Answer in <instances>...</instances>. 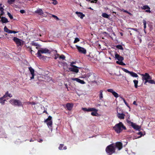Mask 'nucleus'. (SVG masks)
<instances>
[{"mask_svg": "<svg viewBox=\"0 0 155 155\" xmlns=\"http://www.w3.org/2000/svg\"><path fill=\"white\" fill-rule=\"evenodd\" d=\"M13 40L18 46H21L23 45L24 41L17 37H14Z\"/></svg>", "mask_w": 155, "mask_h": 155, "instance_id": "423d86ee", "label": "nucleus"}, {"mask_svg": "<svg viewBox=\"0 0 155 155\" xmlns=\"http://www.w3.org/2000/svg\"><path fill=\"white\" fill-rule=\"evenodd\" d=\"M29 69L31 72V74L32 75V77L31 78V79H33L34 78V77L35 76V74H34L35 71L34 70V69L32 68L31 67L29 68Z\"/></svg>", "mask_w": 155, "mask_h": 155, "instance_id": "2eb2a0df", "label": "nucleus"}, {"mask_svg": "<svg viewBox=\"0 0 155 155\" xmlns=\"http://www.w3.org/2000/svg\"><path fill=\"white\" fill-rule=\"evenodd\" d=\"M10 103L12 105L17 106H21L22 105L21 102L18 100L12 99L9 101Z\"/></svg>", "mask_w": 155, "mask_h": 155, "instance_id": "20e7f679", "label": "nucleus"}, {"mask_svg": "<svg viewBox=\"0 0 155 155\" xmlns=\"http://www.w3.org/2000/svg\"><path fill=\"white\" fill-rule=\"evenodd\" d=\"M87 1L91 2V3H96L97 0H86Z\"/></svg>", "mask_w": 155, "mask_h": 155, "instance_id": "f704fd0d", "label": "nucleus"}, {"mask_svg": "<svg viewBox=\"0 0 155 155\" xmlns=\"http://www.w3.org/2000/svg\"><path fill=\"white\" fill-rule=\"evenodd\" d=\"M31 102H29L28 103V104H31Z\"/></svg>", "mask_w": 155, "mask_h": 155, "instance_id": "774afa93", "label": "nucleus"}, {"mask_svg": "<svg viewBox=\"0 0 155 155\" xmlns=\"http://www.w3.org/2000/svg\"><path fill=\"white\" fill-rule=\"evenodd\" d=\"M122 11H123L124 12H125L127 13H128V11H126V10H123Z\"/></svg>", "mask_w": 155, "mask_h": 155, "instance_id": "13d9d810", "label": "nucleus"}, {"mask_svg": "<svg viewBox=\"0 0 155 155\" xmlns=\"http://www.w3.org/2000/svg\"><path fill=\"white\" fill-rule=\"evenodd\" d=\"M127 115L126 116V120L128 119L129 120L130 118V115L127 113Z\"/></svg>", "mask_w": 155, "mask_h": 155, "instance_id": "79ce46f5", "label": "nucleus"}, {"mask_svg": "<svg viewBox=\"0 0 155 155\" xmlns=\"http://www.w3.org/2000/svg\"><path fill=\"white\" fill-rule=\"evenodd\" d=\"M64 145L63 144H60L59 145V146L58 147V149L60 150H63V147L64 146Z\"/></svg>", "mask_w": 155, "mask_h": 155, "instance_id": "c9c22d12", "label": "nucleus"}, {"mask_svg": "<svg viewBox=\"0 0 155 155\" xmlns=\"http://www.w3.org/2000/svg\"><path fill=\"white\" fill-rule=\"evenodd\" d=\"M52 16L55 18L57 20H59V19L58 18L56 15H52Z\"/></svg>", "mask_w": 155, "mask_h": 155, "instance_id": "37998d69", "label": "nucleus"}, {"mask_svg": "<svg viewBox=\"0 0 155 155\" xmlns=\"http://www.w3.org/2000/svg\"><path fill=\"white\" fill-rule=\"evenodd\" d=\"M118 117L120 119H124V118L125 115L123 113H117V115Z\"/></svg>", "mask_w": 155, "mask_h": 155, "instance_id": "dca6fc26", "label": "nucleus"}, {"mask_svg": "<svg viewBox=\"0 0 155 155\" xmlns=\"http://www.w3.org/2000/svg\"><path fill=\"white\" fill-rule=\"evenodd\" d=\"M79 41V39L78 38H76L74 42V43H75Z\"/></svg>", "mask_w": 155, "mask_h": 155, "instance_id": "4c0bfd02", "label": "nucleus"}, {"mask_svg": "<svg viewBox=\"0 0 155 155\" xmlns=\"http://www.w3.org/2000/svg\"><path fill=\"white\" fill-rule=\"evenodd\" d=\"M66 106L67 109L68 110H70L72 109L73 106V104L71 103H68L66 104Z\"/></svg>", "mask_w": 155, "mask_h": 155, "instance_id": "4468645a", "label": "nucleus"}, {"mask_svg": "<svg viewBox=\"0 0 155 155\" xmlns=\"http://www.w3.org/2000/svg\"><path fill=\"white\" fill-rule=\"evenodd\" d=\"M2 4H0V11H1V10H4V8H3V7L2 6Z\"/></svg>", "mask_w": 155, "mask_h": 155, "instance_id": "09e8293b", "label": "nucleus"}, {"mask_svg": "<svg viewBox=\"0 0 155 155\" xmlns=\"http://www.w3.org/2000/svg\"><path fill=\"white\" fill-rule=\"evenodd\" d=\"M4 31L5 32L7 33H13L14 34H15L17 33L18 32V31H14L10 30L8 29L6 26H5L4 28Z\"/></svg>", "mask_w": 155, "mask_h": 155, "instance_id": "ddd939ff", "label": "nucleus"}, {"mask_svg": "<svg viewBox=\"0 0 155 155\" xmlns=\"http://www.w3.org/2000/svg\"><path fill=\"white\" fill-rule=\"evenodd\" d=\"M143 23L144 25H146L147 22H146V21L144 19L143 20Z\"/></svg>", "mask_w": 155, "mask_h": 155, "instance_id": "3c124183", "label": "nucleus"}, {"mask_svg": "<svg viewBox=\"0 0 155 155\" xmlns=\"http://www.w3.org/2000/svg\"><path fill=\"white\" fill-rule=\"evenodd\" d=\"M128 14H129L130 15H132V14H131V13H130V12H128Z\"/></svg>", "mask_w": 155, "mask_h": 155, "instance_id": "680f3d73", "label": "nucleus"}, {"mask_svg": "<svg viewBox=\"0 0 155 155\" xmlns=\"http://www.w3.org/2000/svg\"><path fill=\"white\" fill-rule=\"evenodd\" d=\"M1 18V21L3 23H6L8 22V19L5 17H2Z\"/></svg>", "mask_w": 155, "mask_h": 155, "instance_id": "5701e85b", "label": "nucleus"}, {"mask_svg": "<svg viewBox=\"0 0 155 155\" xmlns=\"http://www.w3.org/2000/svg\"><path fill=\"white\" fill-rule=\"evenodd\" d=\"M74 64V62H72L71 63V64H72V65H73V64Z\"/></svg>", "mask_w": 155, "mask_h": 155, "instance_id": "0e129e2a", "label": "nucleus"}, {"mask_svg": "<svg viewBox=\"0 0 155 155\" xmlns=\"http://www.w3.org/2000/svg\"><path fill=\"white\" fill-rule=\"evenodd\" d=\"M67 149V147L66 146H64V147L63 148V150H65Z\"/></svg>", "mask_w": 155, "mask_h": 155, "instance_id": "4d7b16f0", "label": "nucleus"}, {"mask_svg": "<svg viewBox=\"0 0 155 155\" xmlns=\"http://www.w3.org/2000/svg\"><path fill=\"white\" fill-rule=\"evenodd\" d=\"M59 55L58 54H57L55 55V57L54 58V59H56L58 58H59Z\"/></svg>", "mask_w": 155, "mask_h": 155, "instance_id": "49530a36", "label": "nucleus"}, {"mask_svg": "<svg viewBox=\"0 0 155 155\" xmlns=\"http://www.w3.org/2000/svg\"><path fill=\"white\" fill-rule=\"evenodd\" d=\"M8 15L9 17L11 19H12L13 18V16H12L9 12L8 13Z\"/></svg>", "mask_w": 155, "mask_h": 155, "instance_id": "a19ab883", "label": "nucleus"}, {"mask_svg": "<svg viewBox=\"0 0 155 155\" xmlns=\"http://www.w3.org/2000/svg\"><path fill=\"white\" fill-rule=\"evenodd\" d=\"M75 13L79 17H80L81 19L83 18V17L85 16L84 14H83L82 13L80 12H75Z\"/></svg>", "mask_w": 155, "mask_h": 155, "instance_id": "f3484780", "label": "nucleus"}, {"mask_svg": "<svg viewBox=\"0 0 155 155\" xmlns=\"http://www.w3.org/2000/svg\"><path fill=\"white\" fill-rule=\"evenodd\" d=\"M114 145V143H112L108 145L106 147L105 151L108 155H111L113 153H116V152Z\"/></svg>", "mask_w": 155, "mask_h": 155, "instance_id": "f03ea898", "label": "nucleus"}, {"mask_svg": "<svg viewBox=\"0 0 155 155\" xmlns=\"http://www.w3.org/2000/svg\"><path fill=\"white\" fill-rule=\"evenodd\" d=\"M133 82L134 84V86L135 88H137V84L138 83V81L137 80H134Z\"/></svg>", "mask_w": 155, "mask_h": 155, "instance_id": "bb28decb", "label": "nucleus"}, {"mask_svg": "<svg viewBox=\"0 0 155 155\" xmlns=\"http://www.w3.org/2000/svg\"><path fill=\"white\" fill-rule=\"evenodd\" d=\"M50 53V51L48 49L46 48H41L38 51L37 55L38 57L40 58H41L42 56L41 54H49Z\"/></svg>", "mask_w": 155, "mask_h": 155, "instance_id": "7ed1b4c3", "label": "nucleus"}, {"mask_svg": "<svg viewBox=\"0 0 155 155\" xmlns=\"http://www.w3.org/2000/svg\"><path fill=\"white\" fill-rule=\"evenodd\" d=\"M102 16L105 18H108L109 17V15L105 13H103L102 14Z\"/></svg>", "mask_w": 155, "mask_h": 155, "instance_id": "cd10ccee", "label": "nucleus"}, {"mask_svg": "<svg viewBox=\"0 0 155 155\" xmlns=\"http://www.w3.org/2000/svg\"><path fill=\"white\" fill-rule=\"evenodd\" d=\"M122 99L123 100L124 102L125 103V104L128 107H129V106H128V104L126 102V101H125V99L123 98H122Z\"/></svg>", "mask_w": 155, "mask_h": 155, "instance_id": "c03bdc74", "label": "nucleus"}, {"mask_svg": "<svg viewBox=\"0 0 155 155\" xmlns=\"http://www.w3.org/2000/svg\"><path fill=\"white\" fill-rule=\"evenodd\" d=\"M35 13L38 14L39 15H42L44 14L42 9L41 8H38L35 11Z\"/></svg>", "mask_w": 155, "mask_h": 155, "instance_id": "aec40b11", "label": "nucleus"}, {"mask_svg": "<svg viewBox=\"0 0 155 155\" xmlns=\"http://www.w3.org/2000/svg\"><path fill=\"white\" fill-rule=\"evenodd\" d=\"M103 91L102 90H101L99 92V97L100 99L101 100L103 98Z\"/></svg>", "mask_w": 155, "mask_h": 155, "instance_id": "393cba45", "label": "nucleus"}, {"mask_svg": "<svg viewBox=\"0 0 155 155\" xmlns=\"http://www.w3.org/2000/svg\"><path fill=\"white\" fill-rule=\"evenodd\" d=\"M145 11L147 12L150 13L151 12L150 9H148L146 10Z\"/></svg>", "mask_w": 155, "mask_h": 155, "instance_id": "864d4df0", "label": "nucleus"}, {"mask_svg": "<svg viewBox=\"0 0 155 155\" xmlns=\"http://www.w3.org/2000/svg\"><path fill=\"white\" fill-rule=\"evenodd\" d=\"M141 75L143 76V80H149L152 78L147 73H146L145 74H141Z\"/></svg>", "mask_w": 155, "mask_h": 155, "instance_id": "9d476101", "label": "nucleus"}, {"mask_svg": "<svg viewBox=\"0 0 155 155\" xmlns=\"http://www.w3.org/2000/svg\"><path fill=\"white\" fill-rule=\"evenodd\" d=\"M146 28V25H144V28Z\"/></svg>", "mask_w": 155, "mask_h": 155, "instance_id": "e2e57ef3", "label": "nucleus"}, {"mask_svg": "<svg viewBox=\"0 0 155 155\" xmlns=\"http://www.w3.org/2000/svg\"><path fill=\"white\" fill-rule=\"evenodd\" d=\"M94 109L95 110H93V112L91 113V115L93 116H97V115L98 114L97 113L98 110L95 108H94Z\"/></svg>", "mask_w": 155, "mask_h": 155, "instance_id": "b1692460", "label": "nucleus"}, {"mask_svg": "<svg viewBox=\"0 0 155 155\" xmlns=\"http://www.w3.org/2000/svg\"><path fill=\"white\" fill-rule=\"evenodd\" d=\"M39 142H41L42 141V140H41V139H40V140L38 141Z\"/></svg>", "mask_w": 155, "mask_h": 155, "instance_id": "69168bd1", "label": "nucleus"}, {"mask_svg": "<svg viewBox=\"0 0 155 155\" xmlns=\"http://www.w3.org/2000/svg\"><path fill=\"white\" fill-rule=\"evenodd\" d=\"M116 63L117 64H120L121 65H125V64L122 61H117Z\"/></svg>", "mask_w": 155, "mask_h": 155, "instance_id": "c756f323", "label": "nucleus"}, {"mask_svg": "<svg viewBox=\"0 0 155 155\" xmlns=\"http://www.w3.org/2000/svg\"><path fill=\"white\" fill-rule=\"evenodd\" d=\"M115 150L117 149L118 150H121L123 148V144L120 142H117L115 143H113Z\"/></svg>", "mask_w": 155, "mask_h": 155, "instance_id": "39448f33", "label": "nucleus"}, {"mask_svg": "<svg viewBox=\"0 0 155 155\" xmlns=\"http://www.w3.org/2000/svg\"><path fill=\"white\" fill-rule=\"evenodd\" d=\"M15 0H8V2L10 4H12L13 2H14Z\"/></svg>", "mask_w": 155, "mask_h": 155, "instance_id": "58836bf2", "label": "nucleus"}, {"mask_svg": "<svg viewBox=\"0 0 155 155\" xmlns=\"http://www.w3.org/2000/svg\"><path fill=\"white\" fill-rule=\"evenodd\" d=\"M0 17L2 15H3V14H4V12H3V10H1V11H0Z\"/></svg>", "mask_w": 155, "mask_h": 155, "instance_id": "a18cd8bd", "label": "nucleus"}, {"mask_svg": "<svg viewBox=\"0 0 155 155\" xmlns=\"http://www.w3.org/2000/svg\"><path fill=\"white\" fill-rule=\"evenodd\" d=\"M116 48L119 49L123 50V48L120 45H117L116 46Z\"/></svg>", "mask_w": 155, "mask_h": 155, "instance_id": "2f4dec72", "label": "nucleus"}, {"mask_svg": "<svg viewBox=\"0 0 155 155\" xmlns=\"http://www.w3.org/2000/svg\"><path fill=\"white\" fill-rule=\"evenodd\" d=\"M35 104V103L34 102H31V104L32 105H34Z\"/></svg>", "mask_w": 155, "mask_h": 155, "instance_id": "052dcab7", "label": "nucleus"}, {"mask_svg": "<svg viewBox=\"0 0 155 155\" xmlns=\"http://www.w3.org/2000/svg\"><path fill=\"white\" fill-rule=\"evenodd\" d=\"M78 82L83 84H84L85 83V82L84 81L81 80L80 79H79V81Z\"/></svg>", "mask_w": 155, "mask_h": 155, "instance_id": "e433bc0d", "label": "nucleus"}, {"mask_svg": "<svg viewBox=\"0 0 155 155\" xmlns=\"http://www.w3.org/2000/svg\"><path fill=\"white\" fill-rule=\"evenodd\" d=\"M120 34L121 36H122L123 35V34L122 32L120 33Z\"/></svg>", "mask_w": 155, "mask_h": 155, "instance_id": "338daca9", "label": "nucleus"}, {"mask_svg": "<svg viewBox=\"0 0 155 155\" xmlns=\"http://www.w3.org/2000/svg\"><path fill=\"white\" fill-rule=\"evenodd\" d=\"M127 123L131 126L134 124V123L133 122H131L128 119H127Z\"/></svg>", "mask_w": 155, "mask_h": 155, "instance_id": "473e14b6", "label": "nucleus"}, {"mask_svg": "<svg viewBox=\"0 0 155 155\" xmlns=\"http://www.w3.org/2000/svg\"><path fill=\"white\" fill-rule=\"evenodd\" d=\"M5 96H3V97H0V103L2 105L5 104V102L6 101V100L5 99Z\"/></svg>", "mask_w": 155, "mask_h": 155, "instance_id": "a211bd4d", "label": "nucleus"}, {"mask_svg": "<svg viewBox=\"0 0 155 155\" xmlns=\"http://www.w3.org/2000/svg\"><path fill=\"white\" fill-rule=\"evenodd\" d=\"M137 134L138 135H140V136H142V135H144L143 134H142V133L141 132H138Z\"/></svg>", "mask_w": 155, "mask_h": 155, "instance_id": "603ef678", "label": "nucleus"}, {"mask_svg": "<svg viewBox=\"0 0 155 155\" xmlns=\"http://www.w3.org/2000/svg\"><path fill=\"white\" fill-rule=\"evenodd\" d=\"M129 29L134 30L136 31H137V29L136 28H129Z\"/></svg>", "mask_w": 155, "mask_h": 155, "instance_id": "5fc2aeb1", "label": "nucleus"}, {"mask_svg": "<svg viewBox=\"0 0 155 155\" xmlns=\"http://www.w3.org/2000/svg\"><path fill=\"white\" fill-rule=\"evenodd\" d=\"M107 91L111 93L116 98L119 97L118 94L112 89H109L107 90Z\"/></svg>", "mask_w": 155, "mask_h": 155, "instance_id": "f8f14e48", "label": "nucleus"}, {"mask_svg": "<svg viewBox=\"0 0 155 155\" xmlns=\"http://www.w3.org/2000/svg\"><path fill=\"white\" fill-rule=\"evenodd\" d=\"M82 109L84 111L87 112L92 111L93 110H95L94 108H89L87 109L86 108L82 107Z\"/></svg>", "mask_w": 155, "mask_h": 155, "instance_id": "6ab92c4d", "label": "nucleus"}, {"mask_svg": "<svg viewBox=\"0 0 155 155\" xmlns=\"http://www.w3.org/2000/svg\"><path fill=\"white\" fill-rule=\"evenodd\" d=\"M132 127L134 129L136 130H139L140 128V127L136 124L135 123H134L132 125Z\"/></svg>", "mask_w": 155, "mask_h": 155, "instance_id": "4be33fe9", "label": "nucleus"}, {"mask_svg": "<svg viewBox=\"0 0 155 155\" xmlns=\"http://www.w3.org/2000/svg\"><path fill=\"white\" fill-rule=\"evenodd\" d=\"M122 70L125 72L129 73L131 75V76L133 77L137 78L138 77V75L136 73H135L133 72L130 71L127 69L124 68H123Z\"/></svg>", "mask_w": 155, "mask_h": 155, "instance_id": "0eeeda50", "label": "nucleus"}, {"mask_svg": "<svg viewBox=\"0 0 155 155\" xmlns=\"http://www.w3.org/2000/svg\"><path fill=\"white\" fill-rule=\"evenodd\" d=\"M148 82L151 84H155V81L151 79L148 80Z\"/></svg>", "mask_w": 155, "mask_h": 155, "instance_id": "7c9ffc66", "label": "nucleus"}, {"mask_svg": "<svg viewBox=\"0 0 155 155\" xmlns=\"http://www.w3.org/2000/svg\"><path fill=\"white\" fill-rule=\"evenodd\" d=\"M134 137L135 136H131V137L133 139H137V138H140V137H141L142 136H138V137H136V138H134Z\"/></svg>", "mask_w": 155, "mask_h": 155, "instance_id": "8fccbe9b", "label": "nucleus"}, {"mask_svg": "<svg viewBox=\"0 0 155 155\" xmlns=\"http://www.w3.org/2000/svg\"><path fill=\"white\" fill-rule=\"evenodd\" d=\"M147 82H148V80H145V81L144 82V84H145Z\"/></svg>", "mask_w": 155, "mask_h": 155, "instance_id": "bf43d9fd", "label": "nucleus"}, {"mask_svg": "<svg viewBox=\"0 0 155 155\" xmlns=\"http://www.w3.org/2000/svg\"><path fill=\"white\" fill-rule=\"evenodd\" d=\"M114 130L117 133L121 132L123 130H126V127L121 122L116 124L113 127Z\"/></svg>", "mask_w": 155, "mask_h": 155, "instance_id": "f257e3e1", "label": "nucleus"}, {"mask_svg": "<svg viewBox=\"0 0 155 155\" xmlns=\"http://www.w3.org/2000/svg\"><path fill=\"white\" fill-rule=\"evenodd\" d=\"M79 79L78 78H72L71 80L73 81H75L77 82H78L79 80Z\"/></svg>", "mask_w": 155, "mask_h": 155, "instance_id": "ea45409f", "label": "nucleus"}, {"mask_svg": "<svg viewBox=\"0 0 155 155\" xmlns=\"http://www.w3.org/2000/svg\"><path fill=\"white\" fill-rule=\"evenodd\" d=\"M52 117L49 116L48 118L45 120V122H46L47 124L49 127H51L52 122L51 120Z\"/></svg>", "mask_w": 155, "mask_h": 155, "instance_id": "1a4fd4ad", "label": "nucleus"}, {"mask_svg": "<svg viewBox=\"0 0 155 155\" xmlns=\"http://www.w3.org/2000/svg\"><path fill=\"white\" fill-rule=\"evenodd\" d=\"M133 104L134 105H137V104H136V101H134L133 103Z\"/></svg>", "mask_w": 155, "mask_h": 155, "instance_id": "6e6d98bb", "label": "nucleus"}, {"mask_svg": "<svg viewBox=\"0 0 155 155\" xmlns=\"http://www.w3.org/2000/svg\"><path fill=\"white\" fill-rule=\"evenodd\" d=\"M20 13L21 14L24 13L25 12V11L24 10H20Z\"/></svg>", "mask_w": 155, "mask_h": 155, "instance_id": "de8ad7c7", "label": "nucleus"}, {"mask_svg": "<svg viewBox=\"0 0 155 155\" xmlns=\"http://www.w3.org/2000/svg\"><path fill=\"white\" fill-rule=\"evenodd\" d=\"M115 58L119 61H122L124 60V58L123 57L120 56L117 54H115Z\"/></svg>", "mask_w": 155, "mask_h": 155, "instance_id": "412c9836", "label": "nucleus"}, {"mask_svg": "<svg viewBox=\"0 0 155 155\" xmlns=\"http://www.w3.org/2000/svg\"><path fill=\"white\" fill-rule=\"evenodd\" d=\"M141 8L143 9H150V8L147 5H145L141 7Z\"/></svg>", "mask_w": 155, "mask_h": 155, "instance_id": "a878e982", "label": "nucleus"}, {"mask_svg": "<svg viewBox=\"0 0 155 155\" xmlns=\"http://www.w3.org/2000/svg\"><path fill=\"white\" fill-rule=\"evenodd\" d=\"M70 65L71 67V68H69V69L70 71L74 72L76 73L78 72L79 70L78 69V67H77L75 65H72V64H70Z\"/></svg>", "mask_w": 155, "mask_h": 155, "instance_id": "6e6552de", "label": "nucleus"}, {"mask_svg": "<svg viewBox=\"0 0 155 155\" xmlns=\"http://www.w3.org/2000/svg\"><path fill=\"white\" fill-rule=\"evenodd\" d=\"M4 96H5V97H6L8 96L9 97H12V94H9L8 93V92H7Z\"/></svg>", "mask_w": 155, "mask_h": 155, "instance_id": "c85d7f7f", "label": "nucleus"}, {"mask_svg": "<svg viewBox=\"0 0 155 155\" xmlns=\"http://www.w3.org/2000/svg\"><path fill=\"white\" fill-rule=\"evenodd\" d=\"M65 58V57L64 55H61L59 56V58L64 60Z\"/></svg>", "mask_w": 155, "mask_h": 155, "instance_id": "72a5a7b5", "label": "nucleus"}, {"mask_svg": "<svg viewBox=\"0 0 155 155\" xmlns=\"http://www.w3.org/2000/svg\"><path fill=\"white\" fill-rule=\"evenodd\" d=\"M78 51L81 53L85 54L86 53V50L83 48L81 47L78 45H76Z\"/></svg>", "mask_w": 155, "mask_h": 155, "instance_id": "9b49d317", "label": "nucleus"}]
</instances>
